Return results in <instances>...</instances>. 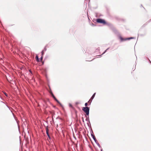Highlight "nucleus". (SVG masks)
<instances>
[{
  "label": "nucleus",
  "instance_id": "obj_1",
  "mask_svg": "<svg viewBox=\"0 0 151 151\" xmlns=\"http://www.w3.org/2000/svg\"><path fill=\"white\" fill-rule=\"evenodd\" d=\"M90 110L89 108L86 107H83L82 110L85 113L86 115L88 116L89 114V111Z\"/></svg>",
  "mask_w": 151,
  "mask_h": 151
},
{
  "label": "nucleus",
  "instance_id": "obj_2",
  "mask_svg": "<svg viewBox=\"0 0 151 151\" xmlns=\"http://www.w3.org/2000/svg\"><path fill=\"white\" fill-rule=\"evenodd\" d=\"M96 21L97 22L100 23H102L103 24H106V22L104 19H96Z\"/></svg>",
  "mask_w": 151,
  "mask_h": 151
},
{
  "label": "nucleus",
  "instance_id": "obj_3",
  "mask_svg": "<svg viewBox=\"0 0 151 151\" xmlns=\"http://www.w3.org/2000/svg\"><path fill=\"white\" fill-rule=\"evenodd\" d=\"M51 94L52 97L58 103L60 104V102L56 98L55 96L53 95V93L51 92Z\"/></svg>",
  "mask_w": 151,
  "mask_h": 151
},
{
  "label": "nucleus",
  "instance_id": "obj_4",
  "mask_svg": "<svg viewBox=\"0 0 151 151\" xmlns=\"http://www.w3.org/2000/svg\"><path fill=\"white\" fill-rule=\"evenodd\" d=\"M120 38L121 40L122 41H124V40H129L130 39L132 38L131 37V38H127V39H123V38L122 37H121Z\"/></svg>",
  "mask_w": 151,
  "mask_h": 151
},
{
  "label": "nucleus",
  "instance_id": "obj_5",
  "mask_svg": "<svg viewBox=\"0 0 151 151\" xmlns=\"http://www.w3.org/2000/svg\"><path fill=\"white\" fill-rule=\"evenodd\" d=\"M36 60L37 62H39L40 61L39 59L38 58V57L37 55H36L35 57Z\"/></svg>",
  "mask_w": 151,
  "mask_h": 151
},
{
  "label": "nucleus",
  "instance_id": "obj_6",
  "mask_svg": "<svg viewBox=\"0 0 151 151\" xmlns=\"http://www.w3.org/2000/svg\"><path fill=\"white\" fill-rule=\"evenodd\" d=\"M46 133H47V135H48V134H49V130L47 127H46Z\"/></svg>",
  "mask_w": 151,
  "mask_h": 151
},
{
  "label": "nucleus",
  "instance_id": "obj_7",
  "mask_svg": "<svg viewBox=\"0 0 151 151\" xmlns=\"http://www.w3.org/2000/svg\"><path fill=\"white\" fill-rule=\"evenodd\" d=\"M95 94H96V93H95L93 94V96H92L91 97V99L92 100L94 98L95 96Z\"/></svg>",
  "mask_w": 151,
  "mask_h": 151
},
{
  "label": "nucleus",
  "instance_id": "obj_8",
  "mask_svg": "<svg viewBox=\"0 0 151 151\" xmlns=\"http://www.w3.org/2000/svg\"><path fill=\"white\" fill-rule=\"evenodd\" d=\"M44 52L43 50H42V55L43 56V55L44 54Z\"/></svg>",
  "mask_w": 151,
  "mask_h": 151
},
{
  "label": "nucleus",
  "instance_id": "obj_9",
  "mask_svg": "<svg viewBox=\"0 0 151 151\" xmlns=\"http://www.w3.org/2000/svg\"><path fill=\"white\" fill-rule=\"evenodd\" d=\"M92 101V100L91 99H90L89 100V101H88V102L91 103V102Z\"/></svg>",
  "mask_w": 151,
  "mask_h": 151
},
{
  "label": "nucleus",
  "instance_id": "obj_10",
  "mask_svg": "<svg viewBox=\"0 0 151 151\" xmlns=\"http://www.w3.org/2000/svg\"><path fill=\"white\" fill-rule=\"evenodd\" d=\"M43 58V56L42 55L41 56V58H40V60H41V61H42V60Z\"/></svg>",
  "mask_w": 151,
  "mask_h": 151
},
{
  "label": "nucleus",
  "instance_id": "obj_11",
  "mask_svg": "<svg viewBox=\"0 0 151 151\" xmlns=\"http://www.w3.org/2000/svg\"><path fill=\"white\" fill-rule=\"evenodd\" d=\"M88 103H85V106H86V107H87V106L88 105Z\"/></svg>",
  "mask_w": 151,
  "mask_h": 151
},
{
  "label": "nucleus",
  "instance_id": "obj_12",
  "mask_svg": "<svg viewBox=\"0 0 151 151\" xmlns=\"http://www.w3.org/2000/svg\"><path fill=\"white\" fill-rule=\"evenodd\" d=\"M93 136V139H94V140H95L96 139V138L95 136Z\"/></svg>",
  "mask_w": 151,
  "mask_h": 151
},
{
  "label": "nucleus",
  "instance_id": "obj_13",
  "mask_svg": "<svg viewBox=\"0 0 151 151\" xmlns=\"http://www.w3.org/2000/svg\"><path fill=\"white\" fill-rule=\"evenodd\" d=\"M47 135L48 136V137L49 138V139H50V137L49 134H48V135Z\"/></svg>",
  "mask_w": 151,
  "mask_h": 151
},
{
  "label": "nucleus",
  "instance_id": "obj_14",
  "mask_svg": "<svg viewBox=\"0 0 151 151\" xmlns=\"http://www.w3.org/2000/svg\"><path fill=\"white\" fill-rule=\"evenodd\" d=\"M29 72H30L31 73H32V72H31V70H29Z\"/></svg>",
  "mask_w": 151,
  "mask_h": 151
},
{
  "label": "nucleus",
  "instance_id": "obj_15",
  "mask_svg": "<svg viewBox=\"0 0 151 151\" xmlns=\"http://www.w3.org/2000/svg\"><path fill=\"white\" fill-rule=\"evenodd\" d=\"M4 94H5L6 96H7V94H6V93H4Z\"/></svg>",
  "mask_w": 151,
  "mask_h": 151
},
{
  "label": "nucleus",
  "instance_id": "obj_16",
  "mask_svg": "<svg viewBox=\"0 0 151 151\" xmlns=\"http://www.w3.org/2000/svg\"><path fill=\"white\" fill-rule=\"evenodd\" d=\"M82 119H83V122H84V121H83V118L82 117Z\"/></svg>",
  "mask_w": 151,
  "mask_h": 151
}]
</instances>
